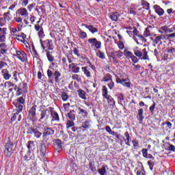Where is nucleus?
<instances>
[{
	"instance_id": "f257e3e1",
	"label": "nucleus",
	"mask_w": 175,
	"mask_h": 175,
	"mask_svg": "<svg viewBox=\"0 0 175 175\" xmlns=\"http://www.w3.org/2000/svg\"><path fill=\"white\" fill-rule=\"evenodd\" d=\"M13 147H14L13 142L10 141L7 142L5 144V149L4 150L5 157H12V154H13Z\"/></svg>"
},
{
	"instance_id": "f03ea898",
	"label": "nucleus",
	"mask_w": 175,
	"mask_h": 175,
	"mask_svg": "<svg viewBox=\"0 0 175 175\" xmlns=\"http://www.w3.org/2000/svg\"><path fill=\"white\" fill-rule=\"evenodd\" d=\"M88 42L91 44L92 49L94 47V50L95 49L96 50H98L102 47V42H100V41H98L96 38H89Z\"/></svg>"
},
{
	"instance_id": "7ed1b4c3",
	"label": "nucleus",
	"mask_w": 175,
	"mask_h": 175,
	"mask_svg": "<svg viewBox=\"0 0 175 175\" xmlns=\"http://www.w3.org/2000/svg\"><path fill=\"white\" fill-rule=\"evenodd\" d=\"M111 57L113 58V62H117L116 58H121L124 57V52L121 51L120 50L117 51H113L111 53Z\"/></svg>"
},
{
	"instance_id": "20e7f679",
	"label": "nucleus",
	"mask_w": 175,
	"mask_h": 175,
	"mask_svg": "<svg viewBox=\"0 0 175 175\" xmlns=\"http://www.w3.org/2000/svg\"><path fill=\"white\" fill-rule=\"evenodd\" d=\"M41 45L44 50L46 47H48L49 50H53V40H46L44 42L41 41Z\"/></svg>"
},
{
	"instance_id": "39448f33",
	"label": "nucleus",
	"mask_w": 175,
	"mask_h": 175,
	"mask_svg": "<svg viewBox=\"0 0 175 175\" xmlns=\"http://www.w3.org/2000/svg\"><path fill=\"white\" fill-rule=\"evenodd\" d=\"M1 76H3L4 80H10L12 77V72H10L9 70L5 68L1 70Z\"/></svg>"
},
{
	"instance_id": "423d86ee",
	"label": "nucleus",
	"mask_w": 175,
	"mask_h": 175,
	"mask_svg": "<svg viewBox=\"0 0 175 175\" xmlns=\"http://www.w3.org/2000/svg\"><path fill=\"white\" fill-rule=\"evenodd\" d=\"M31 132L34 134L35 137L39 139L42 136V133L40 132V127L34 126L31 128Z\"/></svg>"
},
{
	"instance_id": "0eeeda50",
	"label": "nucleus",
	"mask_w": 175,
	"mask_h": 175,
	"mask_svg": "<svg viewBox=\"0 0 175 175\" xmlns=\"http://www.w3.org/2000/svg\"><path fill=\"white\" fill-rule=\"evenodd\" d=\"M116 83L122 84L123 87H126V88H131V82H126V79L117 78Z\"/></svg>"
},
{
	"instance_id": "6e6552de",
	"label": "nucleus",
	"mask_w": 175,
	"mask_h": 175,
	"mask_svg": "<svg viewBox=\"0 0 175 175\" xmlns=\"http://www.w3.org/2000/svg\"><path fill=\"white\" fill-rule=\"evenodd\" d=\"M153 9L154 10L155 13L158 14V16H161L165 14V10H163V9H162V8L158 5H154Z\"/></svg>"
},
{
	"instance_id": "1a4fd4ad",
	"label": "nucleus",
	"mask_w": 175,
	"mask_h": 175,
	"mask_svg": "<svg viewBox=\"0 0 175 175\" xmlns=\"http://www.w3.org/2000/svg\"><path fill=\"white\" fill-rule=\"evenodd\" d=\"M51 135H54V130L50 127H47L44 129L42 136L43 137H46Z\"/></svg>"
},
{
	"instance_id": "9d476101",
	"label": "nucleus",
	"mask_w": 175,
	"mask_h": 175,
	"mask_svg": "<svg viewBox=\"0 0 175 175\" xmlns=\"http://www.w3.org/2000/svg\"><path fill=\"white\" fill-rule=\"evenodd\" d=\"M29 114L30 118H32V120H35L36 117V105L32 107L30 110L29 111Z\"/></svg>"
},
{
	"instance_id": "9b49d317",
	"label": "nucleus",
	"mask_w": 175,
	"mask_h": 175,
	"mask_svg": "<svg viewBox=\"0 0 175 175\" xmlns=\"http://www.w3.org/2000/svg\"><path fill=\"white\" fill-rule=\"evenodd\" d=\"M69 69L72 70L73 73H79L80 72V68L77 66V64H72L68 66Z\"/></svg>"
},
{
	"instance_id": "f8f14e48",
	"label": "nucleus",
	"mask_w": 175,
	"mask_h": 175,
	"mask_svg": "<svg viewBox=\"0 0 175 175\" xmlns=\"http://www.w3.org/2000/svg\"><path fill=\"white\" fill-rule=\"evenodd\" d=\"M28 88V86L27 85V83H23V89H20L18 88L17 90L16 94L17 95H21L23 94V92H27V89Z\"/></svg>"
},
{
	"instance_id": "ddd939ff",
	"label": "nucleus",
	"mask_w": 175,
	"mask_h": 175,
	"mask_svg": "<svg viewBox=\"0 0 175 175\" xmlns=\"http://www.w3.org/2000/svg\"><path fill=\"white\" fill-rule=\"evenodd\" d=\"M54 146L56 150H61L62 148V142L60 139L54 140Z\"/></svg>"
},
{
	"instance_id": "4468645a",
	"label": "nucleus",
	"mask_w": 175,
	"mask_h": 175,
	"mask_svg": "<svg viewBox=\"0 0 175 175\" xmlns=\"http://www.w3.org/2000/svg\"><path fill=\"white\" fill-rule=\"evenodd\" d=\"M120 17V14L118 12H112L109 14V18L112 21H117Z\"/></svg>"
},
{
	"instance_id": "2eb2a0df",
	"label": "nucleus",
	"mask_w": 175,
	"mask_h": 175,
	"mask_svg": "<svg viewBox=\"0 0 175 175\" xmlns=\"http://www.w3.org/2000/svg\"><path fill=\"white\" fill-rule=\"evenodd\" d=\"M50 115L52 118L51 121H58L59 120V116L58 115V113L55 111H50Z\"/></svg>"
},
{
	"instance_id": "dca6fc26",
	"label": "nucleus",
	"mask_w": 175,
	"mask_h": 175,
	"mask_svg": "<svg viewBox=\"0 0 175 175\" xmlns=\"http://www.w3.org/2000/svg\"><path fill=\"white\" fill-rule=\"evenodd\" d=\"M27 147L29 150L28 152H31V151H33V150H35L36 146H35V144H33V142L32 141H29L27 144Z\"/></svg>"
},
{
	"instance_id": "f3484780",
	"label": "nucleus",
	"mask_w": 175,
	"mask_h": 175,
	"mask_svg": "<svg viewBox=\"0 0 175 175\" xmlns=\"http://www.w3.org/2000/svg\"><path fill=\"white\" fill-rule=\"evenodd\" d=\"M18 13L22 16L27 17L28 16V10L26 8H20L17 10Z\"/></svg>"
},
{
	"instance_id": "a211bd4d",
	"label": "nucleus",
	"mask_w": 175,
	"mask_h": 175,
	"mask_svg": "<svg viewBox=\"0 0 175 175\" xmlns=\"http://www.w3.org/2000/svg\"><path fill=\"white\" fill-rule=\"evenodd\" d=\"M6 28H3V33L0 34V42H3L6 40Z\"/></svg>"
},
{
	"instance_id": "6ab92c4d",
	"label": "nucleus",
	"mask_w": 175,
	"mask_h": 175,
	"mask_svg": "<svg viewBox=\"0 0 175 175\" xmlns=\"http://www.w3.org/2000/svg\"><path fill=\"white\" fill-rule=\"evenodd\" d=\"M124 136L125 138L124 139V141L125 142V144H126V146H131V144H129V142H131V136H129V133H124Z\"/></svg>"
},
{
	"instance_id": "aec40b11",
	"label": "nucleus",
	"mask_w": 175,
	"mask_h": 175,
	"mask_svg": "<svg viewBox=\"0 0 175 175\" xmlns=\"http://www.w3.org/2000/svg\"><path fill=\"white\" fill-rule=\"evenodd\" d=\"M40 120H43L44 118H49V117L50 116V111H43L42 113H41V115H40Z\"/></svg>"
},
{
	"instance_id": "412c9836",
	"label": "nucleus",
	"mask_w": 175,
	"mask_h": 175,
	"mask_svg": "<svg viewBox=\"0 0 175 175\" xmlns=\"http://www.w3.org/2000/svg\"><path fill=\"white\" fill-rule=\"evenodd\" d=\"M103 96L105 98H109L110 95H109V91L107 90V88L106 86H103Z\"/></svg>"
},
{
	"instance_id": "4be33fe9",
	"label": "nucleus",
	"mask_w": 175,
	"mask_h": 175,
	"mask_svg": "<svg viewBox=\"0 0 175 175\" xmlns=\"http://www.w3.org/2000/svg\"><path fill=\"white\" fill-rule=\"evenodd\" d=\"M82 70L84 72L85 76L91 77V71H90V68H88V67H82Z\"/></svg>"
},
{
	"instance_id": "5701e85b",
	"label": "nucleus",
	"mask_w": 175,
	"mask_h": 175,
	"mask_svg": "<svg viewBox=\"0 0 175 175\" xmlns=\"http://www.w3.org/2000/svg\"><path fill=\"white\" fill-rule=\"evenodd\" d=\"M78 94L79 95V96L81 98V99H84L85 100V99H87V96H85V92L81 89L78 90Z\"/></svg>"
},
{
	"instance_id": "b1692460",
	"label": "nucleus",
	"mask_w": 175,
	"mask_h": 175,
	"mask_svg": "<svg viewBox=\"0 0 175 175\" xmlns=\"http://www.w3.org/2000/svg\"><path fill=\"white\" fill-rule=\"evenodd\" d=\"M124 55L129 59V58H131V57L133 55V53L132 52L128 51V49H125L123 52Z\"/></svg>"
},
{
	"instance_id": "393cba45",
	"label": "nucleus",
	"mask_w": 175,
	"mask_h": 175,
	"mask_svg": "<svg viewBox=\"0 0 175 175\" xmlns=\"http://www.w3.org/2000/svg\"><path fill=\"white\" fill-rule=\"evenodd\" d=\"M85 28L89 29L90 32H92V33H95V32H98V29L93 27L92 25H85Z\"/></svg>"
},
{
	"instance_id": "a878e982",
	"label": "nucleus",
	"mask_w": 175,
	"mask_h": 175,
	"mask_svg": "<svg viewBox=\"0 0 175 175\" xmlns=\"http://www.w3.org/2000/svg\"><path fill=\"white\" fill-rule=\"evenodd\" d=\"M82 128H84V129H90V128H91L90 121L85 120L83 123H82Z\"/></svg>"
},
{
	"instance_id": "bb28decb",
	"label": "nucleus",
	"mask_w": 175,
	"mask_h": 175,
	"mask_svg": "<svg viewBox=\"0 0 175 175\" xmlns=\"http://www.w3.org/2000/svg\"><path fill=\"white\" fill-rule=\"evenodd\" d=\"M78 35L80 39H85V38L88 36L87 33H85V31H83L82 30H79Z\"/></svg>"
},
{
	"instance_id": "cd10ccee",
	"label": "nucleus",
	"mask_w": 175,
	"mask_h": 175,
	"mask_svg": "<svg viewBox=\"0 0 175 175\" xmlns=\"http://www.w3.org/2000/svg\"><path fill=\"white\" fill-rule=\"evenodd\" d=\"M53 76L55 77V81L58 83V81H59V77H61V73L58 71H55Z\"/></svg>"
},
{
	"instance_id": "c85d7f7f",
	"label": "nucleus",
	"mask_w": 175,
	"mask_h": 175,
	"mask_svg": "<svg viewBox=\"0 0 175 175\" xmlns=\"http://www.w3.org/2000/svg\"><path fill=\"white\" fill-rule=\"evenodd\" d=\"M79 114H80L81 116H83V117H84V118H87L88 116V112H87V111H85V109H79Z\"/></svg>"
},
{
	"instance_id": "c756f323",
	"label": "nucleus",
	"mask_w": 175,
	"mask_h": 175,
	"mask_svg": "<svg viewBox=\"0 0 175 175\" xmlns=\"http://www.w3.org/2000/svg\"><path fill=\"white\" fill-rule=\"evenodd\" d=\"M107 99L108 100V103L109 106H114L116 102L114 101V98L109 96V97H107Z\"/></svg>"
},
{
	"instance_id": "7c9ffc66",
	"label": "nucleus",
	"mask_w": 175,
	"mask_h": 175,
	"mask_svg": "<svg viewBox=\"0 0 175 175\" xmlns=\"http://www.w3.org/2000/svg\"><path fill=\"white\" fill-rule=\"evenodd\" d=\"M169 30V28L167 26H163L160 28L159 30V32L160 33H167V31Z\"/></svg>"
},
{
	"instance_id": "2f4dec72",
	"label": "nucleus",
	"mask_w": 175,
	"mask_h": 175,
	"mask_svg": "<svg viewBox=\"0 0 175 175\" xmlns=\"http://www.w3.org/2000/svg\"><path fill=\"white\" fill-rule=\"evenodd\" d=\"M134 54L136 57H138V58H142V57H143V53L137 49L134 50Z\"/></svg>"
},
{
	"instance_id": "473e14b6",
	"label": "nucleus",
	"mask_w": 175,
	"mask_h": 175,
	"mask_svg": "<svg viewBox=\"0 0 175 175\" xmlns=\"http://www.w3.org/2000/svg\"><path fill=\"white\" fill-rule=\"evenodd\" d=\"M22 62H24L27 59V54L22 51V54L18 57Z\"/></svg>"
},
{
	"instance_id": "72a5a7b5",
	"label": "nucleus",
	"mask_w": 175,
	"mask_h": 175,
	"mask_svg": "<svg viewBox=\"0 0 175 175\" xmlns=\"http://www.w3.org/2000/svg\"><path fill=\"white\" fill-rule=\"evenodd\" d=\"M72 126H75V122L73 120H68L66 123V128L69 129V128H72Z\"/></svg>"
},
{
	"instance_id": "f704fd0d",
	"label": "nucleus",
	"mask_w": 175,
	"mask_h": 175,
	"mask_svg": "<svg viewBox=\"0 0 175 175\" xmlns=\"http://www.w3.org/2000/svg\"><path fill=\"white\" fill-rule=\"evenodd\" d=\"M111 75L107 74L103 79V81H111Z\"/></svg>"
},
{
	"instance_id": "c9c22d12",
	"label": "nucleus",
	"mask_w": 175,
	"mask_h": 175,
	"mask_svg": "<svg viewBox=\"0 0 175 175\" xmlns=\"http://www.w3.org/2000/svg\"><path fill=\"white\" fill-rule=\"evenodd\" d=\"M143 56L142 59H148V55L146 49L142 50Z\"/></svg>"
},
{
	"instance_id": "e433bc0d",
	"label": "nucleus",
	"mask_w": 175,
	"mask_h": 175,
	"mask_svg": "<svg viewBox=\"0 0 175 175\" xmlns=\"http://www.w3.org/2000/svg\"><path fill=\"white\" fill-rule=\"evenodd\" d=\"M144 110L143 109H140L138 110V116L139 117L140 121H143L144 117L143 116Z\"/></svg>"
},
{
	"instance_id": "4c0bfd02",
	"label": "nucleus",
	"mask_w": 175,
	"mask_h": 175,
	"mask_svg": "<svg viewBox=\"0 0 175 175\" xmlns=\"http://www.w3.org/2000/svg\"><path fill=\"white\" fill-rule=\"evenodd\" d=\"M144 36H151V35H152V33H151V30H150V28H146V31L144 33Z\"/></svg>"
},
{
	"instance_id": "58836bf2",
	"label": "nucleus",
	"mask_w": 175,
	"mask_h": 175,
	"mask_svg": "<svg viewBox=\"0 0 175 175\" xmlns=\"http://www.w3.org/2000/svg\"><path fill=\"white\" fill-rule=\"evenodd\" d=\"M96 55L97 57L101 58V59H105V53H102L100 51H98V52L96 53Z\"/></svg>"
},
{
	"instance_id": "ea45409f",
	"label": "nucleus",
	"mask_w": 175,
	"mask_h": 175,
	"mask_svg": "<svg viewBox=\"0 0 175 175\" xmlns=\"http://www.w3.org/2000/svg\"><path fill=\"white\" fill-rule=\"evenodd\" d=\"M98 173L100 175L106 174V168L105 167H102L100 169L98 170Z\"/></svg>"
},
{
	"instance_id": "a19ab883",
	"label": "nucleus",
	"mask_w": 175,
	"mask_h": 175,
	"mask_svg": "<svg viewBox=\"0 0 175 175\" xmlns=\"http://www.w3.org/2000/svg\"><path fill=\"white\" fill-rule=\"evenodd\" d=\"M62 100L66 101L67 99H69V96L66 92L62 93Z\"/></svg>"
},
{
	"instance_id": "79ce46f5",
	"label": "nucleus",
	"mask_w": 175,
	"mask_h": 175,
	"mask_svg": "<svg viewBox=\"0 0 175 175\" xmlns=\"http://www.w3.org/2000/svg\"><path fill=\"white\" fill-rule=\"evenodd\" d=\"M132 143L133 144L134 148H136V149L139 148V141H137V139H133L132 141Z\"/></svg>"
},
{
	"instance_id": "37998d69",
	"label": "nucleus",
	"mask_w": 175,
	"mask_h": 175,
	"mask_svg": "<svg viewBox=\"0 0 175 175\" xmlns=\"http://www.w3.org/2000/svg\"><path fill=\"white\" fill-rule=\"evenodd\" d=\"M16 107L18 108L17 113H21V111H23V105L18 103L16 104Z\"/></svg>"
},
{
	"instance_id": "c03bdc74",
	"label": "nucleus",
	"mask_w": 175,
	"mask_h": 175,
	"mask_svg": "<svg viewBox=\"0 0 175 175\" xmlns=\"http://www.w3.org/2000/svg\"><path fill=\"white\" fill-rule=\"evenodd\" d=\"M150 145L152 146V150L155 151V149L157 148V147H158V145L157 144V142L155 141H152L150 143Z\"/></svg>"
},
{
	"instance_id": "a18cd8bd",
	"label": "nucleus",
	"mask_w": 175,
	"mask_h": 175,
	"mask_svg": "<svg viewBox=\"0 0 175 175\" xmlns=\"http://www.w3.org/2000/svg\"><path fill=\"white\" fill-rule=\"evenodd\" d=\"M68 117L70 121H75V120H76V116H75L73 113H68Z\"/></svg>"
},
{
	"instance_id": "49530a36",
	"label": "nucleus",
	"mask_w": 175,
	"mask_h": 175,
	"mask_svg": "<svg viewBox=\"0 0 175 175\" xmlns=\"http://www.w3.org/2000/svg\"><path fill=\"white\" fill-rule=\"evenodd\" d=\"M131 59L132 62H133L134 64H137V62H139V59H137V57H136L133 55L131 57Z\"/></svg>"
},
{
	"instance_id": "de8ad7c7",
	"label": "nucleus",
	"mask_w": 175,
	"mask_h": 175,
	"mask_svg": "<svg viewBox=\"0 0 175 175\" xmlns=\"http://www.w3.org/2000/svg\"><path fill=\"white\" fill-rule=\"evenodd\" d=\"M12 75H13L14 80H15V81H18V79L17 78V76H18V72H17V71H14L12 72Z\"/></svg>"
},
{
	"instance_id": "09e8293b",
	"label": "nucleus",
	"mask_w": 175,
	"mask_h": 175,
	"mask_svg": "<svg viewBox=\"0 0 175 175\" xmlns=\"http://www.w3.org/2000/svg\"><path fill=\"white\" fill-rule=\"evenodd\" d=\"M161 39H162V36H159L156 37V38L154 41L155 44H158V43H159V42H161Z\"/></svg>"
},
{
	"instance_id": "8fccbe9b",
	"label": "nucleus",
	"mask_w": 175,
	"mask_h": 175,
	"mask_svg": "<svg viewBox=\"0 0 175 175\" xmlns=\"http://www.w3.org/2000/svg\"><path fill=\"white\" fill-rule=\"evenodd\" d=\"M12 85H13V83L10 81H7L4 83V87H5V88H9L12 87Z\"/></svg>"
},
{
	"instance_id": "3c124183",
	"label": "nucleus",
	"mask_w": 175,
	"mask_h": 175,
	"mask_svg": "<svg viewBox=\"0 0 175 175\" xmlns=\"http://www.w3.org/2000/svg\"><path fill=\"white\" fill-rule=\"evenodd\" d=\"M46 56H47V58H48L49 61H50V62H51L54 60V57H53V55H51L50 54V53H47Z\"/></svg>"
},
{
	"instance_id": "603ef678",
	"label": "nucleus",
	"mask_w": 175,
	"mask_h": 175,
	"mask_svg": "<svg viewBox=\"0 0 175 175\" xmlns=\"http://www.w3.org/2000/svg\"><path fill=\"white\" fill-rule=\"evenodd\" d=\"M46 152V146H41V155L42 157H44V154Z\"/></svg>"
},
{
	"instance_id": "864d4df0",
	"label": "nucleus",
	"mask_w": 175,
	"mask_h": 175,
	"mask_svg": "<svg viewBox=\"0 0 175 175\" xmlns=\"http://www.w3.org/2000/svg\"><path fill=\"white\" fill-rule=\"evenodd\" d=\"M148 165L150 170H152V169L154 167V161H148Z\"/></svg>"
},
{
	"instance_id": "5fc2aeb1",
	"label": "nucleus",
	"mask_w": 175,
	"mask_h": 175,
	"mask_svg": "<svg viewBox=\"0 0 175 175\" xmlns=\"http://www.w3.org/2000/svg\"><path fill=\"white\" fill-rule=\"evenodd\" d=\"M34 28H35L36 31H37L38 32L39 31H41V29H43V27H42V26L39 25V24L35 25Z\"/></svg>"
},
{
	"instance_id": "6e6d98bb",
	"label": "nucleus",
	"mask_w": 175,
	"mask_h": 175,
	"mask_svg": "<svg viewBox=\"0 0 175 175\" xmlns=\"http://www.w3.org/2000/svg\"><path fill=\"white\" fill-rule=\"evenodd\" d=\"M5 66H8V64H6V62H5L0 61V70H1V69H3V68H5Z\"/></svg>"
},
{
	"instance_id": "4d7b16f0",
	"label": "nucleus",
	"mask_w": 175,
	"mask_h": 175,
	"mask_svg": "<svg viewBox=\"0 0 175 175\" xmlns=\"http://www.w3.org/2000/svg\"><path fill=\"white\" fill-rule=\"evenodd\" d=\"M118 48L120 49V50H124V48L125 47V46L124 45V42H120L118 44Z\"/></svg>"
},
{
	"instance_id": "13d9d810",
	"label": "nucleus",
	"mask_w": 175,
	"mask_h": 175,
	"mask_svg": "<svg viewBox=\"0 0 175 175\" xmlns=\"http://www.w3.org/2000/svg\"><path fill=\"white\" fill-rule=\"evenodd\" d=\"M38 36L40 38H43V36H44V32L43 31V29H41L40 31H38Z\"/></svg>"
},
{
	"instance_id": "bf43d9fd",
	"label": "nucleus",
	"mask_w": 175,
	"mask_h": 175,
	"mask_svg": "<svg viewBox=\"0 0 175 175\" xmlns=\"http://www.w3.org/2000/svg\"><path fill=\"white\" fill-rule=\"evenodd\" d=\"M18 112L14 113L13 116L11 118L12 121H16L17 120V116H18Z\"/></svg>"
},
{
	"instance_id": "052dcab7",
	"label": "nucleus",
	"mask_w": 175,
	"mask_h": 175,
	"mask_svg": "<svg viewBox=\"0 0 175 175\" xmlns=\"http://www.w3.org/2000/svg\"><path fill=\"white\" fill-rule=\"evenodd\" d=\"M167 38L168 40L173 39L174 38H175V33L167 35Z\"/></svg>"
},
{
	"instance_id": "680f3d73",
	"label": "nucleus",
	"mask_w": 175,
	"mask_h": 175,
	"mask_svg": "<svg viewBox=\"0 0 175 175\" xmlns=\"http://www.w3.org/2000/svg\"><path fill=\"white\" fill-rule=\"evenodd\" d=\"M108 87L109 90H113V87H114V82L113 81V80H111V82L108 83Z\"/></svg>"
},
{
	"instance_id": "e2e57ef3",
	"label": "nucleus",
	"mask_w": 175,
	"mask_h": 175,
	"mask_svg": "<svg viewBox=\"0 0 175 175\" xmlns=\"http://www.w3.org/2000/svg\"><path fill=\"white\" fill-rule=\"evenodd\" d=\"M169 151H172L173 152H175V146L174 145H170L168 147Z\"/></svg>"
},
{
	"instance_id": "0e129e2a",
	"label": "nucleus",
	"mask_w": 175,
	"mask_h": 175,
	"mask_svg": "<svg viewBox=\"0 0 175 175\" xmlns=\"http://www.w3.org/2000/svg\"><path fill=\"white\" fill-rule=\"evenodd\" d=\"M142 154H143V157H144L145 158L148 155V153L147 152V149L144 148L142 150Z\"/></svg>"
},
{
	"instance_id": "69168bd1",
	"label": "nucleus",
	"mask_w": 175,
	"mask_h": 175,
	"mask_svg": "<svg viewBox=\"0 0 175 175\" xmlns=\"http://www.w3.org/2000/svg\"><path fill=\"white\" fill-rule=\"evenodd\" d=\"M29 0H21V4L23 6H27V5H28V3H29Z\"/></svg>"
},
{
	"instance_id": "338daca9",
	"label": "nucleus",
	"mask_w": 175,
	"mask_h": 175,
	"mask_svg": "<svg viewBox=\"0 0 175 175\" xmlns=\"http://www.w3.org/2000/svg\"><path fill=\"white\" fill-rule=\"evenodd\" d=\"M79 75H72V80H77V81H79Z\"/></svg>"
},
{
	"instance_id": "774afa93",
	"label": "nucleus",
	"mask_w": 175,
	"mask_h": 175,
	"mask_svg": "<svg viewBox=\"0 0 175 175\" xmlns=\"http://www.w3.org/2000/svg\"><path fill=\"white\" fill-rule=\"evenodd\" d=\"M131 31H133V35H137L138 31L137 29H136V27L131 28Z\"/></svg>"
}]
</instances>
